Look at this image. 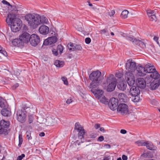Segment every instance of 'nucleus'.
Returning <instances> with one entry per match:
<instances>
[{
    "mask_svg": "<svg viewBox=\"0 0 160 160\" xmlns=\"http://www.w3.org/2000/svg\"><path fill=\"white\" fill-rule=\"evenodd\" d=\"M98 99L101 102L104 104L107 103L108 102V100L106 99L103 95L102 97H99Z\"/></svg>",
    "mask_w": 160,
    "mask_h": 160,
    "instance_id": "7c9ffc66",
    "label": "nucleus"
},
{
    "mask_svg": "<svg viewBox=\"0 0 160 160\" xmlns=\"http://www.w3.org/2000/svg\"><path fill=\"white\" fill-rule=\"evenodd\" d=\"M130 89V93L132 96H134L135 98L134 99L135 102H138V100H136L137 97L138 98V96L140 93V90L138 88L135 86L132 85Z\"/></svg>",
    "mask_w": 160,
    "mask_h": 160,
    "instance_id": "1a4fd4ad",
    "label": "nucleus"
},
{
    "mask_svg": "<svg viewBox=\"0 0 160 160\" xmlns=\"http://www.w3.org/2000/svg\"><path fill=\"white\" fill-rule=\"evenodd\" d=\"M147 148L150 150H156V147L153 146L151 143L149 142L148 141L146 142V145Z\"/></svg>",
    "mask_w": 160,
    "mask_h": 160,
    "instance_id": "c85d7f7f",
    "label": "nucleus"
},
{
    "mask_svg": "<svg viewBox=\"0 0 160 160\" xmlns=\"http://www.w3.org/2000/svg\"><path fill=\"white\" fill-rule=\"evenodd\" d=\"M118 97L121 102L127 103L129 100V98L124 93H120L118 95Z\"/></svg>",
    "mask_w": 160,
    "mask_h": 160,
    "instance_id": "aec40b11",
    "label": "nucleus"
},
{
    "mask_svg": "<svg viewBox=\"0 0 160 160\" xmlns=\"http://www.w3.org/2000/svg\"><path fill=\"white\" fill-rule=\"evenodd\" d=\"M10 6L11 7L13 10L17 12L18 11V8L16 5H11V6Z\"/></svg>",
    "mask_w": 160,
    "mask_h": 160,
    "instance_id": "49530a36",
    "label": "nucleus"
},
{
    "mask_svg": "<svg viewBox=\"0 0 160 160\" xmlns=\"http://www.w3.org/2000/svg\"><path fill=\"white\" fill-rule=\"evenodd\" d=\"M74 50H81L82 49V47L79 45L75 44V47L74 48Z\"/></svg>",
    "mask_w": 160,
    "mask_h": 160,
    "instance_id": "a19ab883",
    "label": "nucleus"
},
{
    "mask_svg": "<svg viewBox=\"0 0 160 160\" xmlns=\"http://www.w3.org/2000/svg\"><path fill=\"white\" fill-rule=\"evenodd\" d=\"M151 74L150 76L151 78L155 79L158 78L160 76L159 74L156 70H153V72L150 73Z\"/></svg>",
    "mask_w": 160,
    "mask_h": 160,
    "instance_id": "a878e982",
    "label": "nucleus"
},
{
    "mask_svg": "<svg viewBox=\"0 0 160 160\" xmlns=\"http://www.w3.org/2000/svg\"><path fill=\"white\" fill-rule=\"evenodd\" d=\"M75 44H73L71 42L69 43L68 44V47L69 50L74 51V47H75Z\"/></svg>",
    "mask_w": 160,
    "mask_h": 160,
    "instance_id": "c9c22d12",
    "label": "nucleus"
},
{
    "mask_svg": "<svg viewBox=\"0 0 160 160\" xmlns=\"http://www.w3.org/2000/svg\"><path fill=\"white\" fill-rule=\"evenodd\" d=\"M146 73H150L155 70V68L153 66L151 65V64L148 63L144 66Z\"/></svg>",
    "mask_w": 160,
    "mask_h": 160,
    "instance_id": "4be33fe9",
    "label": "nucleus"
},
{
    "mask_svg": "<svg viewBox=\"0 0 160 160\" xmlns=\"http://www.w3.org/2000/svg\"><path fill=\"white\" fill-rule=\"evenodd\" d=\"M145 82H146V86L148 87L149 86V84L152 83V79L150 78H147L145 80Z\"/></svg>",
    "mask_w": 160,
    "mask_h": 160,
    "instance_id": "4c0bfd02",
    "label": "nucleus"
},
{
    "mask_svg": "<svg viewBox=\"0 0 160 160\" xmlns=\"http://www.w3.org/2000/svg\"><path fill=\"white\" fill-rule=\"evenodd\" d=\"M118 88L121 90L124 91L126 88L127 84L125 81H122L120 82L117 85Z\"/></svg>",
    "mask_w": 160,
    "mask_h": 160,
    "instance_id": "393cba45",
    "label": "nucleus"
},
{
    "mask_svg": "<svg viewBox=\"0 0 160 160\" xmlns=\"http://www.w3.org/2000/svg\"><path fill=\"white\" fill-rule=\"evenodd\" d=\"M138 146H145L146 145V142L143 140H138L135 142Z\"/></svg>",
    "mask_w": 160,
    "mask_h": 160,
    "instance_id": "473e14b6",
    "label": "nucleus"
},
{
    "mask_svg": "<svg viewBox=\"0 0 160 160\" xmlns=\"http://www.w3.org/2000/svg\"><path fill=\"white\" fill-rule=\"evenodd\" d=\"M151 103L153 105L158 106L159 104V102L155 99H153L151 101Z\"/></svg>",
    "mask_w": 160,
    "mask_h": 160,
    "instance_id": "79ce46f5",
    "label": "nucleus"
},
{
    "mask_svg": "<svg viewBox=\"0 0 160 160\" xmlns=\"http://www.w3.org/2000/svg\"><path fill=\"white\" fill-rule=\"evenodd\" d=\"M147 13L149 17L155 14L154 13L153 11L151 10H148L147 11Z\"/></svg>",
    "mask_w": 160,
    "mask_h": 160,
    "instance_id": "ea45409f",
    "label": "nucleus"
},
{
    "mask_svg": "<svg viewBox=\"0 0 160 160\" xmlns=\"http://www.w3.org/2000/svg\"><path fill=\"white\" fill-rule=\"evenodd\" d=\"M1 112L2 115L5 117L9 116L11 114V111L5 108L2 109Z\"/></svg>",
    "mask_w": 160,
    "mask_h": 160,
    "instance_id": "cd10ccee",
    "label": "nucleus"
},
{
    "mask_svg": "<svg viewBox=\"0 0 160 160\" xmlns=\"http://www.w3.org/2000/svg\"><path fill=\"white\" fill-rule=\"evenodd\" d=\"M19 85L18 83H16L12 87V88L13 89H15Z\"/></svg>",
    "mask_w": 160,
    "mask_h": 160,
    "instance_id": "e2e57ef3",
    "label": "nucleus"
},
{
    "mask_svg": "<svg viewBox=\"0 0 160 160\" xmlns=\"http://www.w3.org/2000/svg\"><path fill=\"white\" fill-rule=\"evenodd\" d=\"M153 39L157 42V44H159V43L158 41V38L156 36H154L153 38Z\"/></svg>",
    "mask_w": 160,
    "mask_h": 160,
    "instance_id": "680f3d73",
    "label": "nucleus"
},
{
    "mask_svg": "<svg viewBox=\"0 0 160 160\" xmlns=\"http://www.w3.org/2000/svg\"><path fill=\"white\" fill-rule=\"evenodd\" d=\"M38 30L40 33L45 35L48 33L49 31V28L46 26L42 25L39 28Z\"/></svg>",
    "mask_w": 160,
    "mask_h": 160,
    "instance_id": "f3484780",
    "label": "nucleus"
},
{
    "mask_svg": "<svg viewBox=\"0 0 160 160\" xmlns=\"http://www.w3.org/2000/svg\"><path fill=\"white\" fill-rule=\"evenodd\" d=\"M27 134V137L28 140H31L32 139V138L31 136V133L28 132H27L26 133Z\"/></svg>",
    "mask_w": 160,
    "mask_h": 160,
    "instance_id": "8fccbe9b",
    "label": "nucleus"
},
{
    "mask_svg": "<svg viewBox=\"0 0 160 160\" xmlns=\"http://www.w3.org/2000/svg\"><path fill=\"white\" fill-rule=\"evenodd\" d=\"M19 145H21L22 144V142L23 141V139L22 138V136L21 135H19Z\"/></svg>",
    "mask_w": 160,
    "mask_h": 160,
    "instance_id": "864d4df0",
    "label": "nucleus"
},
{
    "mask_svg": "<svg viewBox=\"0 0 160 160\" xmlns=\"http://www.w3.org/2000/svg\"><path fill=\"white\" fill-rule=\"evenodd\" d=\"M12 43L13 45L15 46L20 47L23 46L24 43L23 41H22L19 38V39L16 38L14 39L12 42Z\"/></svg>",
    "mask_w": 160,
    "mask_h": 160,
    "instance_id": "412c9836",
    "label": "nucleus"
},
{
    "mask_svg": "<svg viewBox=\"0 0 160 160\" xmlns=\"http://www.w3.org/2000/svg\"><path fill=\"white\" fill-rule=\"evenodd\" d=\"M75 129L77 130L78 131L84 129L83 127L78 122H77L75 124Z\"/></svg>",
    "mask_w": 160,
    "mask_h": 160,
    "instance_id": "72a5a7b5",
    "label": "nucleus"
},
{
    "mask_svg": "<svg viewBox=\"0 0 160 160\" xmlns=\"http://www.w3.org/2000/svg\"><path fill=\"white\" fill-rule=\"evenodd\" d=\"M91 41V39L89 38H87L85 39V42L87 44H89Z\"/></svg>",
    "mask_w": 160,
    "mask_h": 160,
    "instance_id": "6e6d98bb",
    "label": "nucleus"
},
{
    "mask_svg": "<svg viewBox=\"0 0 160 160\" xmlns=\"http://www.w3.org/2000/svg\"><path fill=\"white\" fill-rule=\"evenodd\" d=\"M0 52L3 54L4 56H7V53L4 49L0 45Z\"/></svg>",
    "mask_w": 160,
    "mask_h": 160,
    "instance_id": "58836bf2",
    "label": "nucleus"
},
{
    "mask_svg": "<svg viewBox=\"0 0 160 160\" xmlns=\"http://www.w3.org/2000/svg\"><path fill=\"white\" fill-rule=\"evenodd\" d=\"M54 64L57 67H62L63 65L64 62L62 61L56 60L54 62Z\"/></svg>",
    "mask_w": 160,
    "mask_h": 160,
    "instance_id": "2f4dec72",
    "label": "nucleus"
},
{
    "mask_svg": "<svg viewBox=\"0 0 160 160\" xmlns=\"http://www.w3.org/2000/svg\"><path fill=\"white\" fill-rule=\"evenodd\" d=\"M122 159L123 160H127L128 157L125 155H123L122 156Z\"/></svg>",
    "mask_w": 160,
    "mask_h": 160,
    "instance_id": "69168bd1",
    "label": "nucleus"
},
{
    "mask_svg": "<svg viewBox=\"0 0 160 160\" xmlns=\"http://www.w3.org/2000/svg\"><path fill=\"white\" fill-rule=\"evenodd\" d=\"M149 18L150 20L151 21H156V17L155 14L149 17Z\"/></svg>",
    "mask_w": 160,
    "mask_h": 160,
    "instance_id": "09e8293b",
    "label": "nucleus"
},
{
    "mask_svg": "<svg viewBox=\"0 0 160 160\" xmlns=\"http://www.w3.org/2000/svg\"><path fill=\"white\" fill-rule=\"evenodd\" d=\"M25 156V154H22L21 155L18 156L17 157V160H21Z\"/></svg>",
    "mask_w": 160,
    "mask_h": 160,
    "instance_id": "603ef678",
    "label": "nucleus"
},
{
    "mask_svg": "<svg viewBox=\"0 0 160 160\" xmlns=\"http://www.w3.org/2000/svg\"><path fill=\"white\" fill-rule=\"evenodd\" d=\"M0 107L2 108H4L5 105L4 102V100L2 98H0Z\"/></svg>",
    "mask_w": 160,
    "mask_h": 160,
    "instance_id": "37998d69",
    "label": "nucleus"
},
{
    "mask_svg": "<svg viewBox=\"0 0 160 160\" xmlns=\"http://www.w3.org/2000/svg\"><path fill=\"white\" fill-rule=\"evenodd\" d=\"M33 118L32 116V115H29L28 116V120H29V123H31L33 121Z\"/></svg>",
    "mask_w": 160,
    "mask_h": 160,
    "instance_id": "de8ad7c7",
    "label": "nucleus"
},
{
    "mask_svg": "<svg viewBox=\"0 0 160 160\" xmlns=\"http://www.w3.org/2000/svg\"><path fill=\"white\" fill-rule=\"evenodd\" d=\"M157 80H153L152 83L149 84V86L148 87L150 88L151 90H154L158 87V84H157Z\"/></svg>",
    "mask_w": 160,
    "mask_h": 160,
    "instance_id": "bb28decb",
    "label": "nucleus"
},
{
    "mask_svg": "<svg viewBox=\"0 0 160 160\" xmlns=\"http://www.w3.org/2000/svg\"><path fill=\"white\" fill-rule=\"evenodd\" d=\"M20 39H21L23 43H27L29 41L30 36V35L28 33L24 32L19 36Z\"/></svg>",
    "mask_w": 160,
    "mask_h": 160,
    "instance_id": "2eb2a0df",
    "label": "nucleus"
},
{
    "mask_svg": "<svg viewBox=\"0 0 160 160\" xmlns=\"http://www.w3.org/2000/svg\"><path fill=\"white\" fill-rule=\"evenodd\" d=\"M120 132L122 134H125L127 133V131L124 129H121L120 131Z\"/></svg>",
    "mask_w": 160,
    "mask_h": 160,
    "instance_id": "0e129e2a",
    "label": "nucleus"
},
{
    "mask_svg": "<svg viewBox=\"0 0 160 160\" xmlns=\"http://www.w3.org/2000/svg\"><path fill=\"white\" fill-rule=\"evenodd\" d=\"M107 32H108V31L106 29H102L100 30L99 31L100 33H101V34H105Z\"/></svg>",
    "mask_w": 160,
    "mask_h": 160,
    "instance_id": "5fc2aeb1",
    "label": "nucleus"
},
{
    "mask_svg": "<svg viewBox=\"0 0 160 160\" xmlns=\"http://www.w3.org/2000/svg\"><path fill=\"white\" fill-rule=\"evenodd\" d=\"M104 140V137L103 136H100L99 137L98 139V141H99L100 142Z\"/></svg>",
    "mask_w": 160,
    "mask_h": 160,
    "instance_id": "052dcab7",
    "label": "nucleus"
},
{
    "mask_svg": "<svg viewBox=\"0 0 160 160\" xmlns=\"http://www.w3.org/2000/svg\"><path fill=\"white\" fill-rule=\"evenodd\" d=\"M17 119L21 123H24L26 120V112L24 110H19L17 112Z\"/></svg>",
    "mask_w": 160,
    "mask_h": 160,
    "instance_id": "423d86ee",
    "label": "nucleus"
},
{
    "mask_svg": "<svg viewBox=\"0 0 160 160\" xmlns=\"http://www.w3.org/2000/svg\"><path fill=\"white\" fill-rule=\"evenodd\" d=\"M106 81L107 84L111 83H113L114 82L116 83L117 80L114 75L111 74L107 77Z\"/></svg>",
    "mask_w": 160,
    "mask_h": 160,
    "instance_id": "5701e85b",
    "label": "nucleus"
},
{
    "mask_svg": "<svg viewBox=\"0 0 160 160\" xmlns=\"http://www.w3.org/2000/svg\"><path fill=\"white\" fill-rule=\"evenodd\" d=\"M101 72L99 71L92 72L89 75L90 79L91 81L90 83V88H95L100 84L102 78L101 77Z\"/></svg>",
    "mask_w": 160,
    "mask_h": 160,
    "instance_id": "7ed1b4c3",
    "label": "nucleus"
},
{
    "mask_svg": "<svg viewBox=\"0 0 160 160\" xmlns=\"http://www.w3.org/2000/svg\"><path fill=\"white\" fill-rule=\"evenodd\" d=\"M128 13L129 12L128 10H124L122 12L121 14V17L123 18H126L128 17Z\"/></svg>",
    "mask_w": 160,
    "mask_h": 160,
    "instance_id": "f704fd0d",
    "label": "nucleus"
},
{
    "mask_svg": "<svg viewBox=\"0 0 160 160\" xmlns=\"http://www.w3.org/2000/svg\"><path fill=\"white\" fill-rule=\"evenodd\" d=\"M10 125V122L8 121H6L2 120L0 121V134H8L7 129Z\"/></svg>",
    "mask_w": 160,
    "mask_h": 160,
    "instance_id": "20e7f679",
    "label": "nucleus"
},
{
    "mask_svg": "<svg viewBox=\"0 0 160 160\" xmlns=\"http://www.w3.org/2000/svg\"><path fill=\"white\" fill-rule=\"evenodd\" d=\"M57 38L55 37H52L48 38L44 41V44L46 45H50L56 42Z\"/></svg>",
    "mask_w": 160,
    "mask_h": 160,
    "instance_id": "dca6fc26",
    "label": "nucleus"
},
{
    "mask_svg": "<svg viewBox=\"0 0 160 160\" xmlns=\"http://www.w3.org/2000/svg\"><path fill=\"white\" fill-rule=\"evenodd\" d=\"M53 54L55 56H58V55H60L59 53L56 49H53L52 50Z\"/></svg>",
    "mask_w": 160,
    "mask_h": 160,
    "instance_id": "c03bdc74",
    "label": "nucleus"
},
{
    "mask_svg": "<svg viewBox=\"0 0 160 160\" xmlns=\"http://www.w3.org/2000/svg\"><path fill=\"white\" fill-rule=\"evenodd\" d=\"M63 82L66 85H68V84L67 78L65 77H62L61 78Z\"/></svg>",
    "mask_w": 160,
    "mask_h": 160,
    "instance_id": "a18cd8bd",
    "label": "nucleus"
},
{
    "mask_svg": "<svg viewBox=\"0 0 160 160\" xmlns=\"http://www.w3.org/2000/svg\"><path fill=\"white\" fill-rule=\"evenodd\" d=\"M137 84L138 88H144L146 86L145 80L142 78H139L138 79Z\"/></svg>",
    "mask_w": 160,
    "mask_h": 160,
    "instance_id": "6ab92c4d",
    "label": "nucleus"
},
{
    "mask_svg": "<svg viewBox=\"0 0 160 160\" xmlns=\"http://www.w3.org/2000/svg\"><path fill=\"white\" fill-rule=\"evenodd\" d=\"M125 37L126 39L128 40L132 41V42L134 44L138 45L140 46V47L142 48H144L146 47L145 44L142 41L137 40L136 38H133L132 37H129L128 36H124Z\"/></svg>",
    "mask_w": 160,
    "mask_h": 160,
    "instance_id": "9b49d317",
    "label": "nucleus"
},
{
    "mask_svg": "<svg viewBox=\"0 0 160 160\" xmlns=\"http://www.w3.org/2000/svg\"><path fill=\"white\" fill-rule=\"evenodd\" d=\"M73 101V100L71 98H69L68 99H67L66 102L67 104H70L71 103H72Z\"/></svg>",
    "mask_w": 160,
    "mask_h": 160,
    "instance_id": "13d9d810",
    "label": "nucleus"
},
{
    "mask_svg": "<svg viewBox=\"0 0 160 160\" xmlns=\"http://www.w3.org/2000/svg\"><path fill=\"white\" fill-rule=\"evenodd\" d=\"M81 142L82 143V142L81 141L80 142L78 140L73 143H72L71 145H70V147L75 151H78L80 149L79 146L80 145Z\"/></svg>",
    "mask_w": 160,
    "mask_h": 160,
    "instance_id": "a211bd4d",
    "label": "nucleus"
},
{
    "mask_svg": "<svg viewBox=\"0 0 160 160\" xmlns=\"http://www.w3.org/2000/svg\"><path fill=\"white\" fill-rule=\"evenodd\" d=\"M85 132L84 129L78 131V138L82 139L84 138Z\"/></svg>",
    "mask_w": 160,
    "mask_h": 160,
    "instance_id": "c756f323",
    "label": "nucleus"
},
{
    "mask_svg": "<svg viewBox=\"0 0 160 160\" xmlns=\"http://www.w3.org/2000/svg\"><path fill=\"white\" fill-rule=\"evenodd\" d=\"M156 52L158 53H160V47L158 48V49L156 50Z\"/></svg>",
    "mask_w": 160,
    "mask_h": 160,
    "instance_id": "774afa93",
    "label": "nucleus"
},
{
    "mask_svg": "<svg viewBox=\"0 0 160 160\" xmlns=\"http://www.w3.org/2000/svg\"><path fill=\"white\" fill-rule=\"evenodd\" d=\"M6 21L10 25L11 30L13 32H17L20 29L22 22L20 19L17 18L15 15L10 13L8 15Z\"/></svg>",
    "mask_w": 160,
    "mask_h": 160,
    "instance_id": "f03ea898",
    "label": "nucleus"
},
{
    "mask_svg": "<svg viewBox=\"0 0 160 160\" xmlns=\"http://www.w3.org/2000/svg\"><path fill=\"white\" fill-rule=\"evenodd\" d=\"M108 84V85L107 88V90L108 91L111 92L113 91L115 89L116 87V83H111Z\"/></svg>",
    "mask_w": 160,
    "mask_h": 160,
    "instance_id": "b1692460",
    "label": "nucleus"
},
{
    "mask_svg": "<svg viewBox=\"0 0 160 160\" xmlns=\"http://www.w3.org/2000/svg\"><path fill=\"white\" fill-rule=\"evenodd\" d=\"M136 63L132 61L131 59L128 60L126 64V68L128 72H132L135 71L136 68Z\"/></svg>",
    "mask_w": 160,
    "mask_h": 160,
    "instance_id": "6e6552de",
    "label": "nucleus"
},
{
    "mask_svg": "<svg viewBox=\"0 0 160 160\" xmlns=\"http://www.w3.org/2000/svg\"><path fill=\"white\" fill-rule=\"evenodd\" d=\"M137 75L139 76H144L146 75V72L144 67L141 66H138L136 68Z\"/></svg>",
    "mask_w": 160,
    "mask_h": 160,
    "instance_id": "4468645a",
    "label": "nucleus"
},
{
    "mask_svg": "<svg viewBox=\"0 0 160 160\" xmlns=\"http://www.w3.org/2000/svg\"><path fill=\"white\" fill-rule=\"evenodd\" d=\"M91 91L94 95L96 98L98 99L103 95V91L99 88H91Z\"/></svg>",
    "mask_w": 160,
    "mask_h": 160,
    "instance_id": "ddd939ff",
    "label": "nucleus"
},
{
    "mask_svg": "<svg viewBox=\"0 0 160 160\" xmlns=\"http://www.w3.org/2000/svg\"><path fill=\"white\" fill-rule=\"evenodd\" d=\"M25 20L28 22V25L33 29L37 28L41 24H47L48 19L44 16H40L38 14L29 13L25 16Z\"/></svg>",
    "mask_w": 160,
    "mask_h": 160,
    "instance_id": "f257e3e1",
    "label": "nucleus"
},
{
    "mask_svg": "<svg viewBox=\"0 0 160 160\" xmlns=\"http://www.w3.org/2000/svg\"><path fill=\"white\" fill-rule=\"evenodd\" d=\"M100 127V124H96L94 126L95 128L97 129L99 128Z\"/></svg>",
    "mask_w": 160,
    "mask_h": 160,
    "instance_id": "338daca9",
    "label": "nucleus"
},
{
    "mask_svg": "<svg viewBox=\"0 0 160 160\" xmlns=\"http://www.w3.org/2000/svg\"><path fill=\"white\" fill-rule=\"evenodd\" d=\"M130 72H128L125 73V79L130 86H131L135 84V78L133 74Z\"/></svg>",
    "mask_w": 160,
    "mask_h": 160,
    "instance_id": "39448f33",
    "label": "nucleus"
},
{
    "mask_svg": "<svg viewBox=\"0 0 160 160\" xmlns=\"http://www.w3.org/2000/svg\"><path fill=\"white\" fill-rule=\"evenodd\" d=\"M2 2L4 4H6L8 6H11L10 4L5 0H3L2 1Z\"/></svg>",
    "mask_w": 160,
    "mask_h": 160,
    "instance_id": "4d7b16f0",
    "label": "nucleus"
},
{
    "mask_svg": "<svg viewBox=\"0 0 160 160\" xmlns=\"http://www.w3.org/2000/svg\"><path fill=\"white\" fill-rule=\"evenodd\" d=\"M115 75L117 78H120L122 76V74L120 72H118L116 73Z\"/></svg>",
    "mask_w": 160,
    "mask_h": 160,
    "instance_id": "3c124183",
    "label": "nucleus"
},
{
    "mask_svg": "<svg viewBox=\"0 0 160 160\" xmlns=\"http://www.w3.org/2000/svg\"><path fill=\"white\" fill-rule=\"evenodd\" d=\"M29 42L32 46H36L40 42V38L36 34H33L30 36Z\"/></svg>",
    "mask_w": 160,
    "mask_h": 160,
    "instance_id": "f8f14e48",
    "label": "nucleus"
},
{
    "mask_svg": "<svg viewBox=\"0 0 160 160\" xmlns=\"http://www.w3.org/2000/svg\"><path fill=\"white\" fill-rule=\"evenodd\" d=\"M115 13V12L114 10H112L109 12V15L110 16H112Z\"/></svg>",
    "mask_w": 160,
    "mask_h": 160,
    "instance_id": "bf43d9fd",
    "label": "nucleus"
},
{
    "mask_svg": "<svg viewBox=\"0 0 160 160\" xmlns=\"http://www.w3.org/2000/svg\"><path fill=\"white\" fill-rule=\"evenodd\" d=\"M118 104V99L114 98H112L108 102V106L113 111L117 109Z\"/></svg>",
    "mask_w": 160,
    "mask_h": 160,
    "instance_id": "9d476101",
    "label": "nucleus"
},
{
    "mask_svg": "<svg viewBox=\"0 0 160 160\" xmlns=\"http://www.w3.org/2000/svg\"><path fill=\"white\" fill-rule=\"evenodd\" d=\"M56 49L59 52V54L61 55L62 52V51L63 49V47L62 45H59L58 46L57 48Z\"/></svg>",
    "mask_w": 160,
    "mask_h": 160,
    "instance_id": "e433bc0d",
    "label": "nucleus"
},
{
    "mask_svg": "<svg viewBox=\"0 0 160 160\" xmlns=\"http://www.w3.org/2000/svg\"><path fill=\"white\" fill-rule=\"evenodd\" d=\"M117 111L122 114H127L129 112L128 106L126 104L120 103L118 107Z\"/></svg>",
    "mask_w": 160,
    "mask_h": 160,
    "instance_id": "0eeeda50",
    "label": "nucleus"
}]
</instances>
